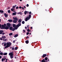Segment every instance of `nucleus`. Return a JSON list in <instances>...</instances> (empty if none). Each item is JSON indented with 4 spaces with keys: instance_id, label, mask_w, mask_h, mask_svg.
<instances>
[{
    "instance_id": "obj_1",
    "label": "nucleus",
    "mask_w": 62,
    "mask_h": 62,
    "mask_svg": "<svg viewBox=\"0 0 62 62\" xmlns=\"http://www.w3.org/2000/svg\"><path fill=\"white\" fill-rule=\"evenodd\" d=\"M12 44L11 42H7L6 43H4V46H5V48H8V47H9L10 46V45H11Z\"/></svg>"
},
{
    "instance_id": "obj_2",
    "label": "nucleus",
    "mask_w": 62,
    "mask_h": 62,
    "mask_svg": "<svg viewBox=\"0 0 62 62\" xmlns=\"http://www.w3.org/2000/svg\"><path fill=\"white\" fill-rule=\"evenodd\" d=\"M14 53V52H11L9 53V55L10 56V58H13V53Z\"/></svg>"
},
{
    "instance_id": "obj_3",
    "label": "nucleus",
    "mask_w": 62,
    "mask_h": 62,
    "mask_svg": "<svg viewBox=\"0 0 62 62\" xmlns=\"http://www.w3.org/2000/svg\"><path fill=\"white\" fill-rule=\"evenodd\" d=\"M6 24L5 23L3 25V24L2 25V29H3V28H4V27H6Z\"/></svg>"
},
{
    "instance_id": "obj_4",
    "label": "nucleus",
    "mask_w": 62,
    "mask_h": 62,
    "mask_svg": "<svg viewBox=\"0 0 62 62\" xmlns=\"http://www.w3.org/2000/svg\"><path fill=\"white\" fill-rule=\"evenodd\" d=\"M9 27L8 26H6L5 27H4V28H3V29H6V30H8V29H9Z\"/></svg>"
},
{
    "instance_id": "obj_5",
    "label": "nucleus",
    "mask_w": 62,
    "mask_h": 62,
    "mask_svg": "<svg viewBox=\"0 0 62 62\" xmlns=\"http://www.w3.org/2000/svg\"><path fill=\"white\" fill-rule=\"evenodd\" d=\"M7 26H8V27L9 28L10 26V23H7Z\"/></svg>"
},
{
    "instance_id": "obj_6",
    "label": "nucleus",
    "mask_w": 62,
    "mask_h": 62,
    "mask_svg": "<svg viewBox=\"0 0 62 62\" xmlns=\"http://www.w3.org/2000/svg\"><path fill=\"white\" fill-rule=\"evenodd\" d=\"M46 55H46V54H43L42 56H41V57H43V58H44L45 57H46Z\"/></svg>"
},
{
    "instance_id": "obj_7",
    "label": "nucleus",
    "mask_w": 62,
    "mask_h": 62,
    "mask_svg": "<svg viewBox=\"0 0 62 62\" xmlns=\"http://www.w3.org/2000/svg\"><path fill=\"white\" fill-rule=\"evenodd\" d=\"M13 19L14 20H16V21H17L18 20V19L17 18V17H13Z\"/></svg>"
},
{
    "instance_id": "obj_8",
    "label": "nucleus",
    "mask_w": 62,
    "mask_h": 62,
    "mask_svg": "<svg viewBox=\"0 0 62 62\" xmlns=\"http://www.w3.org/2000/svg\"><path fill=\"white\" fill-rule=\"evenodd\" d=\"M21 23H19L18 24L16 25V26H17V27H19V26H21Z\"/></svg>"
},
{
    "instance_id": "obj_9",
    "label": "nucleus",
    "mask_w": 62,
    "mask_h": 62,
    "mask_svg": "<svg viewBox=\"0 0 62 62\" xmlns=\"http://www.w3.org/2000/svg\"><path fill=\"white\" fill-rule=\"evenodd\" d=\"M27 17L29 19H30L31 18V15L30 14L29 15L28 17Z\"/></svg>"
},
{
    "instance_id": "obj_10",
    "label": "nucleus",
    "mask_w": 62,
    "mask_h": 62,
    "mask_svg": "<svg viewBox=\"0 0 62 62\" xmlns=\"http://www.w3.org/2000/svg\"><path fill=\"white\" fill-rule=\"evenodd\" d=\"M4 15L5 17H8V15L6 13H4Z\"/></svg>"
},
{
    "instance_id": "obj_11",
    "label": "nucleus",
    "mask_w": 62,
    "mask_h": 62,
    "mask_svg": "<svg viewBox=\"0 0 62 62\" xmlns=\"http://www.w3.org/2000/svg\"><path fill=\"white\" fill-rule=\"evenodd\" d=\"M29 20V19L27 17L25 18V21H26V22H27V21L28 20Z\"/></svg>"
},
{
    "instance_id": "obj_12",
    "label": "nucleus",
    "mask_w": 62,
    "mask_h": 62,
    "mask_svg": "<svg viewBox=\"0 0 62 62\" xmlns=\"http://www.w3.org/2000/svg\"><path fill=\"white\" fill-rule=\"evenodd\" d=\"M17 22V21L15 20H13V23H16Z\"/></svg>"
},
{
    "instance_id": "obj_13",
    "label": "nucleus",
    "mask_w": 62,
    "mask_h": 62,
    "mask_svg": "<svg viewBox=\"0 0 62 62\" xmlns=\"http://www.w3.org/2000/svg\"><path fill=\"white\" fill-rule=\"evenodd\" d=\"M4 32V31L0 30V34H2L3 32Z\"/></svg>"
},
{
    "instance_id": "obj_14",
    "label": "nucleus",
    "mask_w": 62,
    "mask_h": 62,
    "mask_svg": "<svg viewBox=\"0 0 62 62\" xmlns=\"http://www.w3.org/2000/svg\"><path fill=\"white\" fill-rule=\"evenodd\" d=\"M8 21L9 22H10V23H11L12 22V19H9L8 20Z\"/></svg>"
},
{
    "instance_id": "obj_15",
    "label": "nucleus",
    "mask_w": 62,
    "mask_h": 62,
    "mask_svg": "<svg viewBox=\"0 0 62 62\" xmlns=\"http://www.w3.org/2000/svg\"><path fill=\"white\" fill-rule=\"evenodd\" d=\"M22 19H19L18 20V22L19 23H21V22H22Z\"/></svg>"
},
{
    "instance_id": "obj_16",
    "label": "nucleus",
    "mask_w": 62,
    "mask_h": 62,
    "mask_svg": "<svg viewBox=\"0 0 62 62\" xmlns=\"http://www.w3.org/2000/svg\"><path fill=\"white\" fill-rule=\"evenodd\" d=\"M15 8H12L11 9V10L12 11H15Z\"/></svg>"
},
{
    "instance_id": "obj_17",
    "label": "nucleus",
    "mask_w": 62,
    "mask_h": 62,
    "mask_svg": "<svg viewBox=\"0 0 62 62\" xmlns=\"http://www.w3.org/2000/svg\"><path fill=\"white\" fill-rule=\"evenodd\" d=\"M1 38H2V39H6V37L5 36H2L1 37Z\"/></svg>"
},
{
    "instance_id": "obj_18",
    "label": "nucleus",
    "mask_w": 62,
    "mask_h": 62,
    "mask_svg": "<svg viewBox=\"0 0 62 62\" xmlns=\"http://www.w3.org/2000/svg\"><path fill=\"white\" fill-rule=\"evenodd\" d=\"M25 43H26V44H28V43H29V40H26L25 42Z\"/></svg>"
},
{
    "instance_id": "obj_19",
    "label": "nucleus",
    "mask_w": 62,
    "mask_h": 62,
    "mask_svg": "<svg viewBox=\"0 0 62 62\" xmlns=\"http://www.w3.org/2000/svg\"><path fill=\"white\" fill-rule=\"evenodd\" d=\"M18 27L16 26L15 27H14V29H15V30H17V29H18Z\"/></svg>"
},
{
    "instance_id": "obj_20",
    "label": "nucleus",
    "mask_w": 62,
    "mask_h": 62,
    "mask_svg": "<svg viewBox=\"0 0 62 62\" xmlns=\"http://www.w3.org/2000/svg\"><path fill=\"white\" fill-rule=\"evenodd\" d=\"M7 54H8V53H3V55H7Z\"/></svg>"
},
{
    "instance_id": "obj_21",
    "label": "nucleus",
    "mask_w": 62,
    "mask_h": 62,
    "mask_svg": "<svg viewBox=\"0 0 62 62\" xmlns=\"http://www.w3.org/2000/svg\"><path fill=\"white\" fill-rule=\"evenodd\" d=\"M9 29L11 31H12V29H13V27H9Z\"/></svg>"
},
{
    "instance_id": "obj_22",
    "label": "nucleus",
    "mask_w": 62,
    "mask_h": 62,
    "mask_svg": "<svg viewBox=\"0 0 62 62\" xmlns=\"http://www.w3.org/2000/svg\"><path fill=\"white\" fill-rule=\"evenodd\" d=\"M16 14H17V13H16V12L13 13H12V15H16Z\"/></svg>"
},
{
    "instance_id": "obj_23",
    "label": "nucleus",
    "mask_w": 62,
    "mask_h": 62,
    "mask_svg": "<svg viewBox=\"0 0 62 62\" xmlns=\"http://www.w3.org/2000/svg\"><path fill=\"white\" fill-rule=\"evenodd\" d=\"M13 27H16V24H13Z\"/></svg>"
},
{
    "instance_id": "obj_24",
    "label": "nucleus",
    "mask_w": 62,
    "mask_h": 62,
    "mask_svg": "<svg viewBox=\"0 0 62 62\" xmlns=\"http://www.w3.org/2000/svg\"><path fill=\"white\" fill-rule=\"evenodd\" d=\"M16 7H17V5H15V6H13L12 8H15Z\"/></svg>"
},
{
    "instance_id": "obj_25",
    "label": "nucleus",
    "mask_w": 62,
    "mask_h": 62,
    "mask_svg": "<svg viewBox=\"0 0 62 62\" xmlns=\"http://www.w3.org/2000/svg\"><path fill=\"white\" fill-rule=\"evenodd\" d=\"M48 60V58L47 57H46L45 58V60L47 61Z\"/></svg>"
},
{
    "instance_id": "obj_26",
    "label": "nucleus",
    "mask_w": 62,
    "mask_h": 62,
    "mask_svg": "<svg viewBox=\"0 0 62 62\" xmlns=\"http://www.w3.org/2000/svg\"><path fill=\"white\" fill-rule=\"evenodd\" d=\"M18 37V34L15 35L14 36L15 38H16V37Z\"/></svg>"
},
{
    "instance_id": "obj_27",
    "label": "nucleus",
    "mask_w": 62,
    "mask_h": 62,
    "mask_svg": "<svg viewBox=\"0 0 62 62\" xmlns=\"http://www.w3.org/2000/svg\"><path fill=\"white\" fill-rule=\"evenodd\" d=\"M4 12V11L3 10H0V13H3Z\"/></svg>"
},
{
    "instance_id": "obj_28",
    "label": "nucleus",
    "mask_w": 62,
    "mask_h": 62,
    "mask_svg": "<svg viewBox=\"0 0 62 62\" xmlns=\"http://www.w3.org/2000/svg\"><path fill=\"white\" fill-rule=\"evenodd\" d=\"M13 35V34H12V33H11L9 34V36H12Z\"/></svg>"
},
{
    "instance_id": "obj_29",
    "label": "nucleus",
    "mask_w": 62,
    "mask_h": 62,
    "mask_svg": "<svg viewBox=\"0 0 62 62\" xmlns=\"http://www.w3.org/2000/svg\"><path fill=\"white\" fill-rule=\"evenodd\" d=\"M27 11H25L24 12V13L25 15H26V14H27Z\"/></svg>"
},
{
    "instance_id": "obj_30",
    "label": "nucleus",
    "mask_w": 62,
    "mask_h": 62,
    "mask_svg": "<svg viewBox=\"0 0 62 62\" xmlns=\"http://www.w3.org/2000/svg\"><path fill=\"white\" fill-rule=\"evenodd\" d=\"M18 14H22V12H19L17 13Z\"/></svg>"
},
{
    "instance_id": "obj_31",
    "label": "nucleus",
    "mask_w": 62,
    "mask_h": 62,
    "mask_svg": "<svg viewBox=\"0 0 62 62\" xmlns=\"http://www.w3.org/2000/svg\"><path fill=\"white\" fill-rule=\"evenodd\" d=\"M18 49V47H16L15 48V50H17Z\"/></svg>"
},
{
    "instance_id": "obj_32",
    "label": "nucleus",
    "mask_w": 62,
    "mask_h": 62,
    "mask_svg": "<svg viewBox=\"0 0 62 62\" xmlns=\"http://www.w3.org/2000/svg\"><path fill=\"white\" fill-rule=\"evenodd\" d=\"M45 60H44V59H43L42 60L41 62H45Z\"/></svg>"
},
{
    "instance_id": "obj_33",
    "label": "nucleus",
    "mask_w": 62,
    "mask_h": 62,
    "mask_svg": "<svg viewBox=\"0 0 62 62\" xmlns=\"http://www.w3.org/2000/svg\"><path fill=\"white\" fill-rule=\"evenodd\" d=\"M24 23H25V22L24 21H23L22 22V24H24Z\"/></svg>"
},
{
    "instance_id": "obj_34",
    "label": "nucleus",
    "mask_w": 62,
    "mask_h": 62,
    "mask_svg": "<svg viewBox=\"0 0 62 62\" xmlns=\"http://www.w3.org/2000/svg\"><path fill=\"white\" fill-rule=\"evenodd\" d=\"M3 40H4V41H7V39H3Z\"/></svg>"
},
{
    "instance_id": "obj_35",
    "label": "nucleus",
    "mask_w": 62,
    "mask_h": 62,
    "mask_svg": "<svg viewBox=\"0 0 62 62\" xmlns=\"http://www.w3.org/2000/svg\"><path fill=\"white\" fill-rule=\"evenodd\" d=\"M15 28H13V29H12V30L13 31H15Z\"/></svg>"
},
{
    "instance_id": "obj_36",
    "label": "nucleus",
    "mask_w": 62,
    "mask_h": 62,
    "mask_svg": "<svg viewBox=\"0 0 62 62\" xmlns=\"http://www.w3.org/2000/svg\"><path fill=\"white\" fill-rule=\"evenodd\" d=\"M0 55H3V53L2 52H1V53H0Z\"/></svg>"
},
{
    "instance_id": "obj_37",
    "label": "nucleus",
    "mask_w": 62,
    "mask_h": 62,
    "mask_svg": "<svg viewBox=\"0 0 62 62\" xmlns=\"http://www.w3.org/2000/svg\"><path fill=\"white\" fill-rule=\"evenodd\" d=\"M8 13H11L10 11V10H8Z\"/></svg>"
},
{
    "instance_id": "obj_38",
    "label": "nucleus",
    "mask_w": 62,
    "mask_h": 62,
    "mask_svg": "<svg viewBox=\"0 0 62 62\" xmlns=\"http://www.w3.org/2000/svg\"><path fill=\"white\" fill-rule=\"evenodd\" d=\"M29 32H27L26 34L27 35H29Z\"/></svg>"
},
{
    "instance_id": "obj_39",
    "label": "nucleus",
    "mask_w": 62,
    "mask_h": 62,
    "mask_svg": "<svg viewBox=\"0 0 62 62\" xmlns=\"http://www.w3.org/2000/svg\"><path fill=\"white\" fill-rule=\"evenodd\" d=\"M32 13V12H31V11H30L29 12V14H31Z\"/></svg>"
},
{
    "instance_id": "obj_40",
    "label": "nucleus",
    "mask_w": 62,
    "mask_h": 62,
    "mask_svg": "<svg viewBox=\"0 0 62 62\" xmlns=\"http://www.w3.org/2000/svg\"><path fill=\"white\" fill-rule=\"evenodd\" d=\"M4 60V58H3L2 59V61H3Z\"/></svg>"
},
{
    "instance_id": "obj_41",
    "label": "nucleus",
    "mask_w": 62,
    "mask_h": 62,
    "mask_svg": "<svg viewBox=\"0 0 62 62\" xmlns=\"http://www.w3.org/2000/svg\"><path fill=\"white\" fill-rule=\"evenodd\" d=\"M27 31L28 32H30V30H29V29H28Z\"/></svg>"
},
{
    "instance_id": "obj_42",
    "label": "nucleus",
    "mask_w": 62,
    "mask_h": 62,
    "mask_svg": "<svg viewBox=\"0 0 62 62\" xmlns=\"http://www.w3.org/2000/svg\"><path fill=\"white\" fill-rule=\"evenodd\" d=\"M12 50H14V47H13L12 48Z\"/></svg>"
},
{
    "instance_id": "obj_43",
    "label": "nucleus",
    "mask_w": 62,
    "mask_h": 62,
    "mask_svg": "<svg viewBox=\"0 0 62 62\" xmlns=\"http://www.w3.org/2000/svg\"><path fill=\"white\" fill-rule=\"evenodd\" d=\"M28 38H29V37H28V36H27V37H26V39H28Z\"/></svg>"
},
{
    "instance_id": "obj_44",
    "label": "nucleus",
    "mask_w": 62,
    "mask_h": 62,
    "mask_svg": "<svg viewBox=\"0 0 62 62\" xmlns=\"http://www.w3.org/2000/svg\"><path fill=\"white\" fill-rule=\"evenodd\" d=\"M23 31L24 32H25V30H23Z\"/></svg>"
},
{
    "instance_id": "obj_45",
    "label": "nucleus",
    "mask_w": 62,
    "mask_h": 62,
    "mask_svg": "<svg viewBox=\"0 0 62 62\" xmlns=\"http://www.w3.org/2000/svg\"><path fill=\"white\" fill-rule=\"evenodd\" d=\"M27 7H29V5H28V4H27Z\"/></svg>"
},
{
    "instance_id": "obj_46",
    "label": "nucleus",
    "mask_w": 62,
    "mask_h": 62,
    "mask_svg": "<svg viewBox=\"0 0 62 62\" xmlns=\"http://www.w3.org/2000/svg\"><path fill=\"white\" fill-rule=\"evenodd\" d=\"M0 39L1 40H3V39L2 38H0Z\"/></svg>"
},
{
    "instance_id": "obj_47",
    "label": "nucleus",
    "mask_w": 62,
    "mask_h": 62,
    "mask_svg": "<svg viewBox=\"0 0 62 62\" xmlns=\"http://www.w3.org/2000/svg\"><path fill=\"white\" fill-rule=\"evenodd\" d=\"M16 9H18V8H19V7H16Z\"/></svg>"
},
{
    "instance_id": "obj_48",
    "label": "nucleus",
    "mask_w": 62,
    "mask_h": 62,
    "mask_svg": "<svg viewBox=\"0 0 62 62\" xmlns=\"http://www.w3.org/2000/svg\"><path fill=\"white\" fill-rule=\"evenodd\" d=\"M19 8H20V9H21V8H22V7L21 6L19 7Z\"/></svg>"
},
{
    "instance_id": "obj_49",
    "label": "nucleus",
    "mask_w": 62,
    "mask_h": 62,
    "mask_svg": "<svg viewBox=\"0 0 62 62\" xmlns=\"http://www.w3.org/2000/svg\"><path fill=\"white\" fill-rule=\"evenodd\" d=\"M15 40H14V41H13V43H15Z\"/></svg>"
},
{
    "instance_id": "obj_50",
    "label": "nucleus",
    "mask_w": 62,
    "mask_h": 62,
    "mask_svg": "<svg viewBox=\"0 0 62 62\" xmlns=\"http://www.w3.org/2000/svg\"><path fill=\"white\" fill-rule=\"evenodd\" d=\"M9 8H10V7H9L7 8L8 9Z\"/></svg>"
},
{
    "instance_id": "obj_51",
    "label": "nucleus",
    "mask_w": 62,
    "mask_h": 62,
    "mask_svg": "<svg viewBox=\"0 0 62 62\" xmlns=\"http://www.w3.org/2000/svg\"><path fill=\"white\" fill-rule=\"evenodd\" d=\"M5 34V33H2V35H4Z\"/></svg>"
},
{
    "instance_id": "obj_52",
    "label": "nucleus",
    "mask_w": 62,
    "mask_h": 62,
    "mask_svg": "<svg viewBox=\"0 0 62 62\" xmlns=\"http://www.w3.org/2000/svg\"><path fill=\"white\" fill-rule=\"evenodd\" d=\"M22 8L23 10L24 9V8L23 7H22Z\"/></svg>"
},
{
    "instance_id": "obj_53",
    "label": "nucleus",
    "mask_w": 62,
    "mask_h": 62,
    "mask_svg": "<svg viewBox=\"0 0 62 62\" xmlns=\"http://www.w3.org/2000/svg\"><path fill=\"white\" fill-rule=\"evenodd\" d=\"M2 26V25L1 24H0V28L1 27V26Z\"/></svg>"
},
{
    "instance_id": "obj_54",
    "label": "nucleus",
    "mask_w": 62,
    "mask_h": 62,
    "mask_svg": "<svg viewBox=\"0 0 62 62\" xmlns=\"http://www.w3.org/2000/svg\"><path fill=\"white\" fill-rule=\"evenodd\" d=\"M29 25H28L27 26V28H29Z\"/></svg>"
},
{
    "instance_id": "obj_55",
    "label": "nucleus",
    "mask_w": 62,
    "mask_h": 62,
    "mask_svg": "<svg viewBox=\"0 0 62 62\" xmlns=\"http://www.w3.org/2000/svg\"><path fill=\"white\" fill-rule=\"evenodd\" d=\"M25 29H27V27H25Z\"/></svg>"
},
{
    "instance_id": "obj_56",
    "label": "nucleus",
    "mask_w": 62,
    "mask_h": 62,
    "mask_svg": "<svg viewBox=\"0 0 62 62\" xmlns=\"http://www.w3.org/2000/svg\"><path fill=\"white\" fill-rule=\"evenodd\" d=\"M6 59V58H5L4 59V60H5Z\"/></svg>"
},
{
    "instance_id": "obj_57",
    "label": "nucleus",
    "mask_w": 62,
    "mask_h": 62,
    "mask_svg": "<svg viewBox=\"0 0 62 62\" xmlns=\"http://www.w3.org/2000/svg\"><path fill=\"white\" fill-rule=\"evenodd\" d=\"M30 28H31V29H32V28H33V27H31Z\"/></svg>"
},
{
    "instance_id": "obj_58",
    "label": "nucleus",
    "mask_w": 62,
    "mask_h": 62,
    "mask_svg": "<svg viewBox=\"0 0 62 62\" xmlns=\"http://www.w3.org/2000/svg\"><path fill=\"white\" fill-rule=\"evenodd\" d=\"M15 58H16V59H17V57H16L15 56Z\"/></svg>"
},
{
    "instance_id": "obj_59",
    "label": "nucleus",
    "mask_w": 62,
    "mask_h": 62,
    "mask_svg": "<svg viewBox=\"0 0 62 62\" xmlns=\"http://www.w3.org/2000/svg\"><path fill=\"white\" fill-rule=\"evenodd\" d=\"M24 8H26V7H25V6H24Z\"/></svg>"
},
{
    "instance_id": "obj_60",
    "label": "nucleus",
    "mask_w": 62,
    "mask_h": 62,
    "mask_svg": "<svg viewBox=\"0 0 62 62\" xmlns=\"http://www.w3.org/2000/svg\"><path fill=\"white\" fill-rule=\"evenodd\" d=\"M2 58V57L1 56H0V58Z\"/></svg>"
},
{
    "instance_id": "obj_61",
    "label": "nucleus",
    "mask_w": 62,
    "mask_h": 62,
    "mask_svg": "<svg viewBox=\"0 0 62 62\" xmlns=\"http://www.w3.org/2000/svg\"><path fill=\"white\" fill-rule=\"evenodd\" d=\"M4 43H3L2 44V45H3V44H4Z\"/></svg>"
},
{
    "instance_id": "obj_62",
    "label": "nucleus",
    "mask_w": 62,
    "mask_h": 62,
    "mask_svg": "<svg viewBox=\"0 0 62 62\" xmlns=\"http://www.w3.org/2000/svg\"><path fill=\"white\" fill-rule=\"evenodd\" d=\"M1 19H0V22H1Z\"/></svg>"
},
{
    "instance_id": "obj_63",
    "label": "nucleus",
    "mask_w": 62,
    "mask_h": 62,
    "mask_svg": "<svg viewBox=\"0 0 62 62\" xmlns=\"http://www.w3.org/2000/svg\"><path fill=\"white\" fill-rule=\"evenodd\" d=\"M6 61H8V59H6Z\"/></svg>"
},
{
    "instance_id": "obj_64",
    "label": "nucleus",
    "mask_w": 62,
    "mask_h": 62,
    "mask_svg": "<svg viewBox=\"0 0 62 62\" xmlns=\"http://www.w3.org/2000/svg\"><path fill=\"white\" fill-rule=\"evenodd\" d=\"M45 62H47V61H45Z\"/></svg>"
}]
</instances>
